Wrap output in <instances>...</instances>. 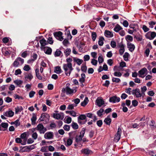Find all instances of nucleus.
Here are the masks:
<instances>
[{
	"label": "nucleus",
	"mask_w": 156,
	"mask_h": 156,
	"mask_svg": "<svg viewBox=\"0 0 156 156\" xmlns=\"http://www.w3.org/2000/svg\"><path fill=\"white\" fill-rule=\"evenodd\" d=\"M11 124H14L15 126L17 127L18 126L20 125V124L19 122V120H17L14 122H12L11 123Z\"/></svg>",
	"instance_id": "obj_59"
},
{
	"label": "nucleus",
	"mask_w": 156,
	"mask_h": 156,
	"mask_svg": "<svg viewBox=\"0 0 156 156\" xmlns=\"http://www.w3.org/2000/svg\"><path fill=\"white\" fill-rule=\"evenodd\" d=\"M27 51H25L21 53V56L23 58H25L27 56Z\"/></svg>",
	"instance_id": "obj_56"
},
{
	"label": "nucleus",
	"mask_w": 156,
	"mask_h": 156,
	"mask_svg": "<svg viewBox=\"0 0 156 156\" xmlns=\"http://www.w3.org/2000/svg\"><path fill=\"white\" fill-rule=\"evenodd\" d=\"M14 83L17 85H19L22 84L23 82L20 80H16L14 81Z\"/></svg>",
	"instance_id": "obj_50"
},
{
	"label": "nucleus",
	"mask_w": 156,
	"mask_h": 156,
	"mask_svg": "<svg viewBox=\"0 0 156 156\" xmlns=\"http://www.w3.org/2000/svg\"><path fill=\"white\" fill-rule=\"evenodd\" d=\"M40 43L41 45V49L45 47V46L48 44L47 41L44 38L40 40Z\"/></svg>",
	"instance_id": "obj_21"
},
{
	"label": "nucleus",
	"mask_w": 156,
	"mask_h": 156,
	"mask_svg": "<svg viewBox=\"0 0 156 156\" xmlns=\"http://www.w3.org/2000/svg\"><path fill=\"white\" fill-rule=\"evenodd\" d=\"M71 51V49L70 48H67L65 50L64 53L66 57L68 56L70 54Z\"/></svg>",
	"instance_id": "obj_36"
},
{
	"label": "nucleus",
	"mask_w": 156,
	"mask_h": 156,
	"mask_svg": "<svg viewBox=\"0 0 156 156\" xmlns=\"http://www.w3.org/2000/svg\"><path fill=\"white\" fill-rule=\"evenodd\" d=\"M109 101L111 102L115 103L119 102L120 101V98L119 97L114 96L110 98Z\"/></svg>",
	"instance_id": "obj_15"
},
{
	"label": "nucleus",
	"mask_w": 156,
	"mask_h": 156,
	"mask_svg": "<svg viewBox=\"0 0 156 156\" xmlns=\"http://www.w3.org/2000/svg\"><path fill=\"white\" fill-rule=\"evenodd\" d=\"M69 135L70 136V138L67 139L66 143L65 144V145L67 147L70 146L73 143V138L71 136H75L76 135V132H72L69 133Z\"/></svg>",
	"instance_id": "obj_5"
},
{
	"label": "nucleus",
	"mask_w": 156,
	"mask_h": 156,
	"mask_svg": "<svg viewBox=\"0 0 156 156\" xmlns=\"http://www.w3.org/2000/svg\"><path fill=\"white\" fill-rule=\"evenodd\" d=\"M86 118V116L83 114L81 115L78 117V119L83 120L85 119Z\"/></svg>",
	"instance_id": "obj_49"
},
{
	"label": "nucleus",
	"mask_w": 156,
	"mask_h": 156,
	"mask_svg": "<svg viewBox=\"0 0 156 156\" xmlns=\"http://www.w3.org/2000/svg\"><path fill=\"white\" fill-rule=\"evenodd\" d=\"M112 81L113 82L119 83L121 81V80L119 78L113 77L112 78Z\"/></svg>",
	"instance_id": "obj_45"
},
{
	"label": "nucleus",
	"mask_w": 156,
	"mask_h": 156,
	"mask_svg": "<svg viewBox=\"0 0 156 156\" xmlns=\"http://www.w3.org/2000/svg\"><path fill=\"white\" fill-rule=\"evenodd\" d=\"M112 121L111 119L110 118L109 116H108L104 120V122L107 125H110Z\"/></svg>",
	"instance_id": "obj_27"
},
{
	"label": "nucleus",
	"mask_w": 156,
	"mask_h": 156,
	"mask_svg": "<svg viewBox=\"0 0 156 156\" xmlns=\"http://www.w3.org/2000/svg\"><path fill=\"white\" fill-rule=\"evenodd\" d=\"M54 134L51 132H47L44 135V137L45 139L48 140H51L53 138Z\"/></svg>",
	"instance_id": "obj_11"
},
{
	"label": "nucleus",
	"mask_w": 156,
	"mask_h": 156,
	"mask_svg": "<svg viewBox=\"0 0 156 156\" xmlns=\"http://www.w3.org/2000/svg\"><path fill=\"white\" fill-rule=\"evenodd\" d=\"M62 33L61 31L56 32L54 34L55 37L58 40L62 41L63 40V38L62 35Z\"/></svg>",
	"instance_id": "obj_14"
},
{
	"label": "nucleus",
	"mask_w": 156,
	"mask_h": 156,
	"mask_svg": "<svg viewBox=\"0 0 156 156\" xmlns=\"http://www.w3.org/2000/svg\"><path fill=\"white\" fill-rule=\"evenodd\" d=\"M125 39L127 41V43L132 41L133 40V37L130 35H126L125 37Z\"/></svg>",
	"instance_id": "obj_30"
},
{
	"label": "nucleus",
	"mask_w": 156,
	"mask_h": 156,
	"mask_svg": "<svg viewBox=\"0 0 156 156\" xmlns=\"http://www.w3.org/2000/svg\"><path fill=\"white\" fill-rule=\"evenodd\" d=\"M104 40L105 39L103 37H100L98 42L99 45L100 46H102L103 45Z\"/></svg>",
	"instance_id": "obj_28"
},
{
	"label": "nucleus",
	"mask_w": 156,
	"mask_h": 156,
	"mask_svg": "<svg viewBox=\"0 0 156 156\" xmlns=\"http://www.w3.org/2000/svg\"><path fill=\"white\" fill-rule=\"evenodd\" d=\"M15 113L17 114L18 112H20L23 110V108L21 106L17 107L15 108Z\"/></svg>",
	"instance_id": "obj_35"
},
{
	"label": "nucleus",
	"mask_w": 156,
	"mask_h": 156,
	"mask_svg": "<svg viewBox=\"0 0 156 156\" xmlns=\"http://www.w3.org/2000/svg\"><path fill=\"white\" fill-rule=\"evenodd\" d=\"M122 28L118 24H116L114 28V30L116 32H119Z\"/></svg>",
	"instance_id": "obj_25"
},
{
	"label": "nucleus",
	"mask_w": 156,
	"mask_h": 156,
	"mask_svg": "<svg viewBox=\"0 0 156 156\" xmlns=\"http://www.w3.org/2000/svg\"><path fill=\"white\" fill-rule=\"evenodd\" d=\"M41 50L43 51L46 54L51 55V53L52 49L50 47H46Z\"/></svg>",
	"instance_id": "obj_19"
},
{
	"label": "nucleus",
	"mask_w": 156,
	"mask_h": 156,
	"mask_svg": "<svg viewBox=\"0 0 156 156\" xmlns=\"http://www.w3.org/2000/svg\"><path fill=\"white\" fill-rule=\"evenodd\" d=\"M122 133V130L121 129L118 128L116 134L115 135L114 140L116 142H118L120 138L121 135Z\"/></svg>",
	"instance_id": "obj_10"
},
{
	"label": "nucleus",
	"mask_w": 156,
	"mask_h": 156,
	"mask_svg": "<svg viewBox=\"0 0 156 156\" xmlns=\"http://www.w3.org/2000/svg\"><path fill=\"white\" fill-rule=\"evenodd\" d=\"M49 117L50 116L48 114L46 113H44L41 114L38 120L40 122L45 121L46 122L48 121Z\"/></svg>",
	"instance_id": "obj_8"
},
{
	"label": "nucleus",
	"mask_w": 156,
	"mask_h": 156,
	"mask_svg": "<svg viewBox=\"0 0 156 156\" xmlns=\"http://www.w3.org/2000/svg\"><path fill=\"white\" fill-rule=\"evenodd\" d=\"M132 94L133 95H135L137 98L141 97L143 95L142 93H140V89L138 88L133 90L132 91Z\"/></svg>",
	"instance_id": "obj_9"
},
{
	"label": "nucleus",
	"mask_w": 156,
	"mask_h": 156,
	"mask_svg": "<svg viewBox=\"0 0 156 156\" xmlns=\"http://www.w3.org/2000/svg\"><path fill=\"white\" fill-rule=\"evenodd\" d=\"M36 129L41 134H44L47 130L46 128L44 127L42 123L38 124L37 126Z\"/></svg>",
	"instance_id": "obj_6"
},
{
	"label": "nucleus",
	"mask_w": 156,
	"mask_h": 156,
	"mask_svg": "<svg viewBox=\"0 0 156 156\" xmlns=\"http://www.w3.org/2000/svg\"><path fill=\"white\" fill-rule=\"evenodd\" d=\"M31 85L27 84L25 86V88L27 91H28L31 89Z\"/></svg>",
	"instance_id": "obj_52"
},
{
	"label": "nucleus",
	"mask_w": 156,
	"mask_h": 156,
	"mask_svg": "<svg viewBox=\"0 0 156 156\" xmlns=\"http://www.w3.org/2000/svg\"><path fill=\"white\" fill-rule=\"evenodd\" d=\"M97 105L99 107H101L104 104L103 100L101 98H98L96 100Z\"/></svg>",
	"instance_id": "obj_22"
},
{
	"label": "nucleus",
	"mask_w": 156,
	"mask_h": 156,
	"mask_svg": "<svg viewBox=\"0 0 156 156\" xmlns=\"http://www.w3.org/2000/svg\"><path fill=\"white\" fill-rule=\"evenodd\" d=\"M3 115L5 116L9 117H12L14 115V112L11 110H9L3 113Z\"/></svg>",
	"instance_id": "obj_16"
},
{
	"label": "nucleus",
	"mask_w": 156,
	"mask_h": 156,
	"mask_svg": "<svg viewBox=\"0 0 156 156\" xmlns=\"http://www.w3.org/2000/svg\"><path fill=\"white\" fill-rule=\"evenodd\" d=\"M88 102V98L87 97H86L83 101L81 103V105L83 106H85L87 104Z\"/></svg>",
	"instance_id": "obj_34"
},
{
	"label": "nucleus",
	"mask_w": 156,
	"mask_h": 156,
	"mask_svg": "<svg viewBox=\"0 0 156 156\" xmlns=\"http://www.w3.org/2000/svg\"><path fill=\"white\" fill-rule=\"evenodd\" d=\"M127 46L130 51L132 52L135 48L134 45L130 42L127 43Z\"/></svg>",
	"instance_id": "obj_20"
},
{
	"label": "nucleus",
	"mask_w": 156,
	"mask_h": 156,
	"mask_svg": "<svg viewBox=\"0 0 156 156\" xmlns=\"http://www.w3.org/2000/svg\"><path fill=\"white\" fill-rule=\"evenodd\" d=\"M48 147L47 146L42 147L41 148L40 151L42 152H47L48 151Z\"/></svg>",
	"instance_id": "obj_51"
},
{
	"label": "nucleus",
	"mask_w": 156,
	"mask_h": 156,
	"mask_svg": "<svg viewBox=\"0 0 156 156\" xmlns=\"http://www.w3.org/2000/svg\"><path fill=\"white\" fill-rule=\"evenodd\" d=\"M49 142H46L45 140H44L41 141L40 144V145L41 146L47 145V143H48Z\"/></svg>",
	"instance_id": "obj_60"
},
{
	"label": "nucleus",
	"mask_w": 156,
	"mask_h": 156,
	"mask_svg": "<svg viewBox=\"0 0 156 156\" xmlns=\"http://www.w3.org/2000/svg\"><path fill=\"white\" fill-rule=\"evenodd\" d=\"M37 136L38 134L36 132H34L32 134V137L34 140H36L37 138Z\"/></svg>",
	"instance_id": "obj_61"
},
{
	"label": "nucleus",
	"mask_w": 156,
	"mask_h": 156,
	"mask_svg": "<svg viewBox=\"0 0 156 156\" xmlns=\"http://www.w3.org/2000/svg\"><path fill=\"white\" fill-rule=\"evenodd\" d=\"M36 93L35 91L31 90L29 93V97L30 98H32L34 96Z\"/></svg>",
	"instance_id": "obj_53"
},
{
	"label": "nucleus",
	"mask_w": 156,
	"mask_h": 156,
	"mask_svg": "<svg viewBox=\"0 0 156 156\" xmlns=\"http://www.w3.org/2000/svg\"><path fill=\"white\" fill-rule=\"evenodd\" d=\"M54 72L57 74H59L62 72V71L59 66L55 67L54 68Z\"/></svg>",
	"instance_id": "obj_26"
},
{
	"label": "nucleus",
	"mask_w": 156,
	"mask_h": 156,
	"mask_svg": "<svg viewBox=\"0 0 156 156\" xmlns=\"http://www.w3.org/2000/svg\"><path fill=\"white\" fill-rule=\"evenodd\" d=\"M91 55L93 58H97V53L95 52H92L91 53Z\"/></svg>",
	"instance_id": "obj_57"
},
{
	"label": "nucleus",
	"mask_w": 156,
	"mask_h": 156,
	"mask_svg": "<svg viewBox=\"0 0 156 156\" xmlns=\"http://www.w3.org/2000/svg\"><path fill=\"white\" fill-rule=\"evenodd\" d=\"M63 69L65 72V74L67 76H69L71 72L73 70L72 63L65 64L63 65Z\"/></svg>",
	"instance_id": "obj_2"
},
{
	"label": "nucleus",
	"mask_w": 156,
	"mask_h": 156,
	"mask_svg": "<svg viewBox=\"0 0 156 156\" xmlns=\"http://www.w3.org/2000/svg\"><path fill=\"white\" fill-rule=\"evenodd\" d=\"M37 119V115L35 113H33L32 115V116L31 119V124L32 125H34L35 124Z\"/></svg>",
	"instance_id": "obj_24"
},
{
	"label": "nucleus",
	"mask_w": 156,
	"mask_h": 156,
	"mask_svg": "<svg viewBox=\"0 0 156 156\" xmlns=\"http://www.w3.org/2000/svg\"><path fill=\"white\" fill-rule=\"evenodd\" d=\"M71 126L72 128L75 129H77L78 128V126L76 123L73 122L71 124Z\"/></svg>",
	"instance_id": "obj_44"
},
{
	"label": "nucleus",
	"mask_w": 156,
	"mask_h": 156,
	"mask_svg": "<svg viewBox=\"0 0 156 156\" xmlns=\"http://www.w3.org/2000/svg\"><path fill=\"white\" fill-rule=\"evenodd\" d=\"M66 122L68 124L70 123L72 121V119L71 117H68L66 118Z\"/></svg>",
	"instance_id": "obj_62"
},
{
	"label": "nucleus",
	"mask_w": 156,
	"mask_h": 156,
	"mask_svg": "<svg viewBox=\"0 0 156 156\" xmlns=\"http://www.w3.org/2000/svg\"><path fill=\"white\" fill-rule=\"evenodd\" d=\"M156 36V33L154 32H149L147 33L146 35V38L150 40L153 39Z\"/></svg>",
	"instance_id": "obj_13"
},
{
	"label": "nucleus",
	"mask_w": 156,
	"mask_h": 156,
	"mask_svg": "<svg viewBox=\"0 0 156 156\" xmlns=\"http://www.w3.org/2000/svg\"><path fill=\"white\" fill-rule=\"evenodd\" d=\"M5 49H2V52L3 54L5 56H7L9 55V53L7 51L5 50Z\"/></svg>",
	"instance_id": "obj_55"
},
{
	"label": "nucleus",
	"mask_w": 156,
	"mask_h": 156,
	"mask_svg": "<svg viewBox=\"0 0 156 156\" xmlns=\"http://www.w3.org/2000/svg\"><path fill=\"white\" fill-rule=\"evenodd\" d=\"M70 126L69 125H65L63 127L64 129L66 131H69L70 129Z\"/></svg>",
	"instance_id": "obj_63"
},
{
	"label": "nucleus",
	"mask_w": 156,
	"mask_h": 156,
	"mask_svg": "<svg viewBox=\"0 0 156 156\" xmlns=\"http://www.w3.org/2000/svg\"><path fill=\"white\" fill-rule=\"evenodd\" d=\"M53 117L54 118L57 119L62 120L64 118V115L62 112L58 113H54Z\"/></svg>",
	"instance_id": "obj_12"
},
{
	"label": "nucleus",
	"mask_w": 156,
	"mask_h": 156,
	"mask_svg": "<svg viewBox=\"0 0 156 156\" xmlns=\"http://www.w3.org/2000/svg\"><path fill=\"white\" fill-rule=\"evenodd\" d=\"M33 78V76L31 73H29L25 75V78L26 79H28L30 80H31Z\"/></svg>",
	"instance_id": "obj_38"
},
{
	"label": "nucleus",
	"mask_w": 156,
	"mask_h": 156,
	"mask_svg": "<svg viewBox=\"0 0 156 156\" xmlns=\"http://www.w3.org/2000/svg\"><path fill=\"white\" fill-rule=\"evenodd\" d=\"M91 63L92 65L96 66L98 63V61L95 59V58L92 59H91Z\"/></svg>",
	"instance_id": "obj_47"
},
{
	"label": "nucleus",
	"mask_w": 156,
	"mask_h": 156,
	"mask_svg": "<svg viewBox=\"0 0 156 156\" xmlns=\"http://www.w3.org/2000/svg\"><path fill=\"white\" fill-rule=\"evenodd\" d=\"M70 84L69 83H67L66 85L65 88H63L62 90V92H64L66 91V94L67 95H73V94L75 93L77 91L76 88H74L71 89L70 87Z\"/></svg>",
	"instance_id": "obj_1"
},
{
	"label": "nucleus",
	"mask_w": 156,
	"mask_h": 156,
	"mask_svg": "<svg viewBox=\"0 0 156 156\" xmlns=\"http://www.w3.org/2000/svg\"><path fill=\"white\" fill-rule=\"evenodd\" d=\"M148 70L145 67H144L138 72V76L140 77L143 78L147 74Z\"/></svg>",
	"instance_id": "obj_7"
},
{
	"label": "nucleus",
	"mask_w": 156,
	"mask_h": 156,
	"mask_svg": "<svg viewBox=\"0 0 156 156\" xmlns=\"http://www.w3.org/2000/svg\"><path fill=\"white\" fill-rule=\"evenodd\" d=\"M87 67L85 65L83 64L81 68V70L84 72H86L87 70Z\"/></svg>",
	"instance_id": "obj_54"
},
{
	"label": "nucleus",
	"mask_w": 156,
	"mask_h": 156,
	"mask_svg": "<svg viewBox=\"0 0 156 156\" xmlns=\"http://www.w3.org/2000/svg\"><path fill=\"white\" fill-rule=\"evenodd\" d=\"M104 34L105 36L108 38H111L113 36L112 32L109 30H105Z\"/></svg>",
	"instance_id": "obj_23"
},
{
	"label": "nucleus",
	"mask_w": 156,
	"mask_h": 156,
	"mask_svg": "<svg viewBox=\"0 0 156 156\" xmlns=\"http://www.w3.org/2000/svg\"><path fill=\"white\" fill-rule=\"evenodd\" d=\"M73 60L79 66L83 62V60L82 59L76 58H74L73 59Z\"/></svg>",
	"instance_id": "obj_31"
},
{
	"label": "nucleus",
	"mask_w": 156,
	"mask_h": 156,
	"mask_svg": "<svg viewBox=\"0 0 156 156\" xmlns=\"http://www.w3.org/2000/svg\"><path fill=\"white\" fill-rule=\"evenodd\" d=\"M8 124L7 123L2 122L0 125V130L1 131H5L7 128Z\"/></svg>",
	"instance_id": "obj_17"
},
{
	"label": "nucleus",
	"mask_w": 156,
	"mask_h": 156,
	"mask_svg": "<svg viewBox=\"0 0 156 156\" xmlns=\"http://www.w3.org/2000/svg\"><path fill=\"white\" fill-rule=\"evenodd\" d=\"M27 136V133L26 132H24L23 133L21 134L20 135V137L22 139H24V141H25L26 142L27 138L26 137Z\"/></svg>",
	"instance_id": "obj_37"
},
{
	"label": "nucleus",
	"mask_w": 156,
	"mask_h": 156,
	"mask_svg": "<svg viewBox=\"0 0 156 156\" xmlns=\"http://www.w3.org/2000/svg\"><path fill=\"white\" fill-rule=\"evenodd\" d=\"M141 91L142 93V94H144V93L147 90V88L146 86H144L141 88Z\"/></svg>",
	"instance_id": "obj_58"
},
{
	"label": "nucleus",
	"mask_w": 156,
	"mask_h": 156,
	"mask_svg": "<svg viewBox=\"0 0 156 156\" xmlns=\"http://www.w3.org/2000/svg\"><path fill=\"white\" fill-rule=\"evenodd\" d=\"M103 112V109L102 108H100L98 111H97V114L99 116H101L102 115Z\"/></svg>",
	"instance_id": "obj_46"
},
{
	"label": "nucleus",
	"mask_w": 156,
	"mask_h": 156,
	"mask_svg": "<svg viewBox=\"0 0 156 156\" xmlns=\"http://www.w3.org/2000/svg\"><path fill=\"white\" fill-rule=\"evenodd\" d=\"M4 101L6 103H9L12 101V99L11 98L7 97L4 98Z\"/></svg>",
	"instance_id": "obj_42"
},
{
	"label": "nucleus",
	"mask_w": 156,
	"mask_h": 156,
	"mask_svg": "<svg viewBox=\"0 0 156 156\" xmlns=\"http://www.w3.org/2000/svg\"><path fill=\"white\" fill-rule=\"evenodd\" d=\"M81 152L83 153L86 154H88L92 152L88 149H83L81 150Z\"/></svg>",
	"instance_id": "obj_33"
},
{
	"label": "nucleus",
	"mask_w": 156,
	"mask_h": 156,
	"mask_svg": "<svg viewBox=\"0 0 156 156\" xmlns=\"http://www.w3.org/2000/svg\"><path fill=\"white\" fill-rule=\"evenodd\" d=\"M24 62L23 59L20 57L17 58L14 61L13 63V66L15 67H18L21 66Z\"/></svg>",
	"instance_id": "obj_4"
},
{
	"label": "nucleus",
	"mask_w": 156,
	"mask_h": 156,
	"mask_svg": "<svg viewBox=\"0 0 156 156\" xmlns=\"http://www.w3.org/2000/svg\"><path fill=\"white\" fill-rule=\"evenodd\" d=\"M31 68L28 65H25L23 69L24 70L28 71Z\"/></svg>",
	"instance_id": "obj_48"
},
{
	"label": "nucleus",
	"mask_w": 156,
	"mask_h": 156,
	"mask_svg": "<svg viewBox=\"0 0 156 156\" xmlns=\"http://www.w3.org/2000/svg\"><path fill=\"white\" fill-rule=\"evenodd\" d=\"M132 105L134 107H136L138 105V102L136 100H133L132 102Z\"/></svg>",
	"instance_id": "obj_64"
},
{
	"label": "nucleus",
	"mask_w": 156,
	"mask_h": 156,
	"mask_svg": "<svg viewBox=\"0 0 156 156\" xmlns=\"http://www.w3.org/2000/svg\"><path fill=\"white\" fill-rule=\"evenodd\" d=\"M97 34L95 32H93L92 33L91 37L93 41H95L97 37Z\"/></svg>",
	"instance_id": "obj_43"
},
{
	"label": "nucleus",
	"mask_w": 156,
	"mask_h": 156,
	"mask_svg": "<svg viewBox=\"0 0 156 156\" xmlns=\"http://www.w3.org/2000/svg\"><path fill=\"white\" fill-rule=\"evenodd\" d=\"M62 54L61 51L58 49H57L55 51V56L58 57L60 56Z\"/></svg>",
	"instance_id": "obj_41"
},
{
	"label": "nucleus",
	"mask_w": 156,
	"mask_h": 156,
	"mask_svg": "<svg viewBox=\"0 0 156 156\" xmlns=\"http://www.w3.org/2000/svg\"><path fill=\"white\" fill-rule=\"evenodd\" d=\"M81 78L79 80V81L81 83L84 82L85 78V75L84 73H83L81 75Z\"/></svg>",
	"instance_id": "obj_32"
},
{
	"label": "nucleus",
	"mask_w": 156,
	"mask_h": 156,
	"mask_svg": "<svg viewBox=\"0 0 156 156\" xmlns=\"http://www.w3.org/2000/svg\"><path fill=\"white\" fill-rule=\"evenodd\" d=\"M85 133V130L83 129L80 132L79 135L76 136L75 138V142L78 144H79L82 141V138L84 136Z\"/></svg>",
	"instance_id": "obj_3"
},
{
	"label": "nucleus",
	"mask_w": 156,
	"mask_h": 156,
	"mask_svg": "<svg viewBox=\"0 0 156 156\" xmlns=\"http://www.w3.org/2000/svg\"><path fill=\"white\" fill-rule=\"evenodd\" d=\"M98 61L99 64H101L104 62V59L102 55L101 54L98 57Z\"/></svg>",
	"instance_id": "obj_40"
},
{
	"label": "nucleus",
	"mask_w": 156,
	"mask_h": 156,
	"mask_svg": "<svg viewBox=\"0 0 156 156\" xmlns=\"http://www.w3.org/2000/svg\"><path fill=\"white\" fill-rule=\"evenodd\" d=\"M117 66H116L114 67L113 70L115 72L113 74L115 76L120 77L122 76V74L121 72L117 71H119V69H117Z\"/></svg>",
	"instance_id": "obj_18"
},
{
	"label": "nucleus",
	"mask_w": 156,
	"mask_h": 156,
	"mask_svg": "<svg viewBox=\"0 0 156 156\" xmlns=\"http://www.w3.org/2000/svg\"><path fill=\"white\" fill-rule=\"evenodd\" d=\"M15 141L16 143H20L22 145H25L26 144V142L24 141L22 142L21 139L20 138H16L15 139Z\"/></svg>",
	"instance_id": "obj_29"
},
{
	"label": "nucleus",
	"mask_w": 156,
	"mask_h": 156,
	"mask_svg": "<svg viewBox=\"0 0 156 156\" xmlns=\"http://www.w3.org/2000/svg\"><path fill=\"white\" fill-rule=\"evenodd\" d=\"M129 55L127 52H125L123 56L124 59L125 61H128V58L129 57Z\"/></svg>",
	"instance_id": "obj_39"
}]
</instances>
